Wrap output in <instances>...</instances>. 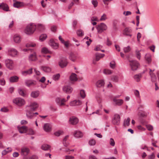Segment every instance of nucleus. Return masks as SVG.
I'll return each mask as SVG.
<instances>
[{"label":"nucleus","instance_id":"nucleus-1","mask_svg":"<svg viewBox=\"0 0 159 159\" xmlns=\"http://www.w3.org/2000/svg\"><path fill=\"white\" fill-rule=\"evenodd\" d=\"M39 107L38 104L36 102L31 103L29 105L26 106L27 109L26 112L27 117L29 119L32 118L34 116V114L31 112L35 110Z\"/></svg>","mask_w":159,"mask_h":159},{"label":"nucleus","instance_id":"nucleus-2","mask_svg":"<svg viewBox=\"0 0 159 159\" xmlns=\"http://www.w3.org/2000/svg\"><path fill=\"white\" fill-rule=\"evenodd\" d=\"M36 26L34 24H31L28 25L25 30L24 32L27 34H32L35 31Z\"/></svg>","mask_w":159,"mask_h":159},{"label":"nucleus","instance_id":"nucleus-3","mask_svg":"<svg viewBox=\"0 0 159 159\" xmlns=\"http://www.w3.org/2000/svg\"><path fill=\"white\" fill-rule=\"evenodd\" d=\"M129 61L131 70L134 71L137 70L140 66L139 62L136 60H129Z\"/></svg>","mask_w":159,"mask_h":159},{"label":"nucleus","instance_id":"nucleus-4","mask_svg":"<svg viewBox=\"0 0 159 159\" xmlns=\"http://www.w3.org/2000/svg\"><path fill=\"white\" fill-rule=\"evenodd\" d=\"M13 102L14 104L19 107L22 106L25 103V100L20 98H17L13 99Z\"/></svg>","mask_w":159,"mask_h":159},{"label":"nucleus","instance_id":"nucleus-5","mask_svg":"<svg viewBox=\"0 0 159 159\" xmlns=\"http://www.w3.org/2000/svg\"><path fill=\"white\" fill-rule=\"evenodd\" d=\"M70 98V96L69 95H68L67 96V100L64 98H58L56 99V102L59 106H62L65 105V102H66Z\"/></svg>","mask_w":159,"mask_h":159},{"label":"nucleus","instance_id":"nucleus-6","mask_svg":"<svg viewBox=\"0 0 159 159\" xmlns=\"http://www.w3.org/2000/svg\"><path fill=\"white\" fill-rule=\"evenodd\" d=\"M8 55L12 57H16L18 55V52L17 50L14 48H9L7 52Z\"/></svg>","mask_w":159,"mask_h":159},{"label":"nucleus","instance_id":"nucleus-7","mask_svg":"<svg viewBox=\"0 0 159 159\" xmlns=\"http://www.w3.org/2000/svg\"><path fill=\"white\" fill-rule=\"evenodd\" d=\"M107 29V25L103 23L98 25L97 27L98 32L99 33H102L104 30H106Z\"/></svg>","mask_w":159,"mask_h":159},{"label":"nucleus","instance_id":"nucleus-8","mask_svg":"<svg viewBox=\"0 0 159 159\" xmlns=\"http://www.w3.org/2000/svg\"><path fill=\"white\" fill-rule=\"evenodd\" d=\"M6 67L10 70H12L14 68L13 61L9 59H7L5 61Z\"/></svg>","mask_w":159,"mask_h":159},{"label":"nucleus","instance_id":"nucleus-9","mask_svg":"<svg viewBox=\"0 0 159 159\" xmlns=\"http://www.w3.org/2000/svg\"><path fill=\"white\" fill-rule=\"evenodd\" d=\"M120 115L118 114H115L112 121L113 123L115 125H118L120 123Z\"/></svg>","mask_w":159,"mask_h":159},{"label":"nucleus","instance_id":"nucleus-10","mask_svg":"<svg viewBox=\"0 0 159 159\" xmlns=\"http://www.w3.org/2000/svg\"><path fill=\"white\" fill-rule=\"evenodd\" d=\"M63 91L67 94L71 93L73 91V88L70 86L65 85L63 87Z\"/></svg>","mask_w":159,"mask_h":159},{"label":"nucleus","instance_id":"nucleus-11","mask_svg":"<svg viewBox=\"0 0 159 159\" xmlns=\"http://www.w3.org/2000/svg\"><path fill=\"white\" fill-rule=\"evenodd\" d=\"M132 31V30L130 27H127L124 30L123 34L126 36L131 37L132 35L131 34Z\"/></svg>","mask_w":159,"mask_h":159},{"label":"nucleus","instance_id":"nucleus-12","mask_svg":"<svg viewBox=\"0 0 159 159\" xmlns=\"http://www.w3.org/2000/svg\"><path fill=\"white\" fill-rule=\"evenodd\" d=\"M67 65V62L66 60L65 59H62L59 62V65L61 68L66 67Z\"/></svg>","mask_w":159,"mask_h":159},{"label":"nucleus","instance_id":"nucleus-13","mask_svg":"<svg viewBox=\"0 0 159 159\" xmlns=\"http://www.w3.org/2000/svg\"><path fill=\"white\" fill-rule=\"evenodd\" d=\"M14 2L13 3V6L16 8H19L24 6L23 2H18L16 0H13Z\"/></svg>","mask_w":159,"mask_h":159},{"label":"nucleus","instance_id":"nucleus-14","mask_svg":"<svg viewBox=\"0 0 159 159\" xmlns=\"http://www.w3.org/2000/svg\"><path fill=\"white\" fill-rule=\"evenodd\" d=\"M40 68L42 70L46 73L50 72L52 70V69L50 67L46 66H40Z\"/></svg>","mask_w":159,"mask_h":159},{"label":"nucleus","instance_id":"nucleus-15","mask_svg":"<svg viewBox=\"0 0 159 159\" xmlns=\"http://www.w3.org/2000/svg\"><path fill=\"white\" fill-rule=\"evenodd\" d=\"M69 121L70 124L73 125H75L78 122L79 120L77 117L72 116L70 118Z\"/></svg>","mask_w":159,"mask_h":159},{"label":"nucleus","instance_id":"nucleus-16","mask_svg":"<svg viewBox=\"0 0 159 159\" xmlns=\"http://www.w3.org/2000/svg\"><path fill=\"white\" fill-rule=\"evenodd\" d=\"M82 103L81 101L79 100H74L71 101L70 105L71 106H75L81 105Z\"/></svg>","mask_w":159,"mask_h":159},{"label":"nucleus","instance_id":"nucleus-17","mask_svg":"<svg viewBox=\"0 0 159 159\" xmlns=\"http://www.w3.org/2000/svg\"><path fill=\"white\" fill-rule=\"evenodd\" d=\"M143 74V73H140L134 75V80L137 82H140L142 78Z\"/></svg>","mask_w":159,"mask_h":159},{"label":"nucleus","instance_id":"nucleus-18","mask_svg":"<svg viewBox=\"0 0 159 159\" xmlns=\"http://www.w3.org/2000/svg\"><path fill=\"white\" fill-rule=\"evenodd\" d=\"M25 84L27 86L30 87L36 85V82L35 81L32 80H26L25 81Z\"/></svg>","mask_w":159,"mask_h":159},{"label":"nucleus","instance_id":"nucleus-19","mask_svg":"<svg viewBox=\"0 0 159 159\" xmlns=\"http://www.w3.org/2000/svg\"><path fill=\"white\" fill-rule=\"evenodd\" d=\"M113 101L115 104L118 106H121L124 102V101L123 99H117L116 98V97H114Z\"/></svg>","mask_w":159,"mask_h":159},{"label":"nucleus","instance_id":"nucleus-20","mask_svg":"<svg viewBox=\"0 0 159 159\" xmlns=\"http://www.w3.org/2000/svg\"><path fill=\"white\" fill-rule=\"evenodd\" d=\"M30 150L28 148H23L21 150V154L24 156H26L29 153Z\"/></svg>","mask_w":159,"mask_h":159},{"label":"nucleus","instance_id":"nucleus-21","mask_svg":"<svg viewBox=\"0 0 159 159\" xmlns=\"http://www.w3.org/2000/svg\"><path fill=\"white\" fill-rule=\"evenodd\" d=\"M43 129L46 132H49L51 130V126L49 124H45L44 125Z\"/></svg>","mask_w":159,"mask_h":159},{"label":"nucleus","instance_id":"nucleus-22","mask_svg":"<svg viewBox=\"0 0 159 159\" xmlns=\"http://www.w3.org/2000/svg\"><path fill=\"white\" fill-rule=\"evenodd\" d=\"M74 135L77 138H81L83 136V134L80 131H76L74 134Z\"/></svg>","mask_w":159,"mask_h":159},{"label":"nucleus","instance_id":"nucleus-23","mask_svg":"<svg viewBox=\"0 0 159 159\" xmlns=\"http://www.w3.org/2000/svg\"><path fill=\"white\" fill-rule=\"evenodd\" d=\"M19 80V77L16 76H14L10 77L9 81L11 83L17 82Z\"/></svg>","mask_w":159,"mask_h":159},{"label":"nucleus","instance_id":"nucleus-24","mask_svg":"<svg viewBox=\"0 0 159 159\" xmlns=\"http://www.w3.org/2000/svg\"><path fill=\"white\" fill-rule=\"evenodd\" d=\"M27 127L26 126H22L18 128L19 132L20 133H25L27 132Z\"/></svg>","mask_w":159,"mask_h":159},{"label":"nucleus","instance_id":"nucleus-25","mask_svg":"<svg viewBox=\"0 0 159 159\" xmlns=\"http://www.w3.org/2000/svg\"><path fill=\"white\" fill-rule=\"evenodd\" d=\"M32 68L29 69L28 70H26L22 72V74L24 76H26L27 75H30L32 73Z\"/></svg>","mask_w":159,"mask_h":159},{"label":"nucleus","instance_id":"nucleus-26","mask_svg":"<svg viewBox=\"0 0 159 159\" xmlns=\"http://www.w3.org/2000/svg\"><path fill=\"white\" fill-rule=\"evenodd\" d=\"M37 57L35 53H34L30 55L29 57V60L30 61H34L36 60Z\"/></svg>","mask_w":159,"mask_h":159},{"label":"nucleus","instance_id":"nucleus-27","mask_svg":"<svg viewBox=\"0 0 159 159\" xmlns=\"http://www.w3.org/2000/svg\"><path fill=\"white\" fill-rule=\"evenodd\" d=\"M77 58V54L74 53H70L69 57V58L72 61H75Z\"/></svg>","mask_w":159,"mask_h":159},{"label":"nucleus","instance_id":"nucleus-28","mask_svg":"<svg viewBox=\"0 0 159 159\" xmlns=\"http://www.w3.org/2000/svg\"><path fill=\"white\" fill-rule=\"evenodd\" d=\"M50 45L54 49H57L58 47V44L54 42L52 40H50Z\"/></svg>","mask_w":159,"mask_h":159},{"label":"nucleus","instance_id":"nucleus-29","mask_svg":"<svg viewBox=\"0 0 159 159\" xmlns=\"http://www.w3.org/2000/svg\"><path fill=\"white\" fill-rule=\"evenodd\" d=\"M0 8H1L3 10L6 11H9V7L8 5L4 3H2L0 5Z\"/></svg>","mask_w":159,"mask_h":159},{"label":"nucleus","instance_id":"nucleus-30","mask_svg":"<svg viewBox=\"0 0 159 159\" xmlns=\"http://www.w3.org/2000/svg\"><path fill=\"white\" fill-rule=\"evenodd\" d=\"M14 40L16 43H19L21 40V38L20 36L18 34H16L14 36Z\"/></svg>","mask_w":159,"mask_h":159},{"label":"nucleus","instance_id":"nucleus-31","mask_svg":"<svg viewBox=\"0 0 159 159\" xmlns=\"http://www.w3.org/2000/svg\"><path fill=\"white\" fill-rule=\"evenodd\" d=\"M96 57V61H98L101 58L103 57L105 55L104 54H99L98 53H96L95 54Z\"/></svg>","mask_w":159,"mask_h":159},{"label":"nucleus","instance_id":"nucleus-32","mask_svg":"<svg viewBox=\"0 0 159 159\" xmlns=\"http://www.w3.org/2000/svg\"><path fill=\"white\" fill-rule=\"evenodd\" d=\"M104 84V82L103 80H100L98 81L96 83V85L98 87H101L103 86Z\"/></svg>","mask_w":159,"mask_h":159},{"label":"nucleus","instance_id":"nucleus-33","mask_svg":"<svg viewBox=\"0 0 159 159\" xmlns=\"http://www.w3.org/2000/svg\"><path fill=\"white\" fill-rule=\"evenodd\" d=\"M70 80L73 81H75L77 80V75L75 73H72L70 76Z\"/></svg>","mask_w":159,"mask_h":159},{"label":"nucleus","instance_id":"nucleus-34","mask_svg":"<svg viewBox=\"0 0 159 159\" xmlns=\"http://www.w3.org/2000/svg\"><path fill=\"white\" fill-rule=\"evenodd\" d=\"M150 75L151 77L152 81L153 82H156L157 81V79L156 75L153 73H150Z\"/></svg>","mask_w":159,"mask_h":159},{"label":"nucleus","instance_id":"nucleus-35","mask_svg":"<svg viewBox=\"0 0 159 159\" xmlns=\"http://www.w3.org/2000/svg\"><path fill=\"white\" fill-rule=\"evenodd\" d=\"M41 52L45 54L50 53L51 54L52 52L49 50L48 48L46 47L43 48L41 50Z\"/></svg>","mask_w":159,"mask_h":159},{"label":"nucleus","instance_id":"nucleus-36","mask_svg":"<svg viewBox=\"0 0 159 159\" xmlns=\"http://www.w3.org/2000/svg\"><path fill=\"white\" fill-rule=\"evenodd\" d=\"M39 95V91H34L32 92L31 93V96L33 98H37Z\"/></svg>","mask_w":159,"mask_h":159},{"label":"nucleus","instance_id":"nucleus-37","mask_svg":"<svg viewBox=\"0 0 159 159\" xmlns=\"http://www.w3.org/2000/svg\"><path fill=\"white\" fill-rule=\"evenodd\" d=\"M50 147V146L47 144H44L43 145L41 146V149L44 150H48L49 149Z\"/></svg>","mask_w":159,"mask_h":159},{"label":"nucleus","instance_id":"nucleus-38","mask_svg":"<svg viewBox=\"0 0 159 159\" xmlns=\"http://www.w3.org/2000/svg\"><path fill=\"white\" fill-rule=\"evenodd\" d=\"M145 59L148 62H150L151 61V56L149 54H146L145 56Z\"/></svg>","mask_w":159,"mask_h":159},{"label":"nucleus","instance_id":"nucleus-39","mask_svg":"<svg viewBox=\"0 0 159 159\" xmlns=\"http://www.w3.org/2000/svg\"><path fill=\"white\" fill-rule=\"evenodd\" d=\"M47 38V35L46 34H43L40 35L39 37V40L41 41L44 40Z\"/></svg>","mask_w":159,"mask_h":159},{"label":"nucleus","instance_id":"nucleus-40","mask_svg":"<svg viewBox=\"0 0 159 159\" xmlns=\"http://www.w3.org/2000/svg\"><path fill=\"white\" fill-rule=\"evenodd\" d=\"M135 55L136 57L139 60H140L141 57V53L138 50L135 51Z\"/></svg>","mask_w":159,"mask_h":159},{"label":"nucleus","instance_id":"nucleus-41","mask_svg":"<svg viewBox=\"0 0 159 159\" xmlns=\"http://www.w3.org/2000/svg\"><path fill=\"white\" fill-rule=\"evenodd\" d=\"M76 33L78 36L80 37L83 36L84 34V32L81 30H77L76 31Z\"/></svg>","mask_w":159,"mask_h":159},{"label":"nucleus","instance_id":"nucleus-42","mask_svg":"<svg viewBox=\"0 0 159 159\" xmlns=\"http://www.w3.org/2000/svg\"><path fill=\"white\" fill-rule=\"evenodd\" d=\"M37 29L40 31H42L44 30V26L41 24H38L37 25Z\"/></svg>","mask_w":159,"mask_h":159},{"label":"nucleus","instance_id":"nucleus-43","mask_svg":"<svg viewBox=\"0 0 159 159\" xmlns=\"http://www.w3.org/2000/svg\"><path fill=\"white\" fill-rule=\"evenodd\" d=\"M130 121V119L129 118H128L127 120H125L124 122V125L125 126L127 125L128 126L129 125Z\"/></svg>","mask_w":159,"mask_h":159},{"label":"nucleus","instance_id":"nucleus-44","mask_svg":"<svg viewBox=\"0 0 159 159\" xmlns=\"http://www.w3.org/2000/svg\"><path fill=\"white\" fill-rule=\"evenodd\" d=\"M131 49V48L129 46H128L127 47L124 48L123 49L125 53H127L129 52Z\"/></svg>","mask_w":159,"mask_h":159},{"label":"nucleus","instance_id":"nucleus-45","mask_svg":"<svg viewBox=\"0 0 159 159\" xmlns=\"http://www.w3.org/2000/svg\"><path fill=\"white\" fill-rule=\"evenodd\" d=\"M60 77V74H57L53 75L52 78L54 80H57L59 79Z\"/></svg>","mask_w":159,"mask_h":159},{"label":"nucleus","instance_id":"nucleus-46","mask_svg":"<svg viewBox=\"0 0 159 159\" xmlns=\"http://www.w3.org/2000/svg\"><path fill=\"white\" fill-rule=\"evenodd\" d=\"M63 133V131L62 130H59L54 133V134L57 136H59Z\"/></svg>","mask_w":159,"mask_h":159},{"label":"nucleus","instance_id":"nucleus-47","mask_svg":"<svg viewBox=\"0 0 159 159\" xmlns=\"http://www.w3.org/2000/svg\"><path fill=\"white\" fill-rule=\"evenodd\" d=\"M111 79L113 81L116 82L118 81V78L117 76H113L111 77Z\"/></svg>","mask_w":159,"mask_h":159},{"label":"nucleus","instance_id":"nucleus-48","mask_svg":"<svg viewBox=\"0 0 159 159\" xmlns=\"http://www.w3.org/2000/svg\"><path fill=\"white\" fill-rule=\"evenodd\" d=\"M18 92L20 95L21 96H25L26 95V94L25 92L21 89H19L18 90Z\"/></svg>","mask_w":159,"mask_h":159},{"label":"nucleus","instance_id":"nucleus-49","mask_svg":"<svg viewBox=\"0 0 159 159\" xmlns=\"http://www.w3.org/2000/svg\"><path fill=\"white\" fill-rule=\"evenodd\" d=\"M96 141L93 139H91L89 142V144L91 146L94 145L96 144Z\"/></svg>","mask_w":159,"mask_h":159},{"label":"nucleus","instance_id":"nucleus-50","mask_svg":"<svg viewBox=\"0 0 159 159\" xmlns=\"http://www.w3.org/2000/svg\"><path fill=\"white\" fill-rule=\"evenodd\" d=\"M109 143L112 146H114L115 145V142L114 139L112 138L110 139Z\"/></svg>","mask_w":159,"mask_h":159},{"label":"nucleus","instance_id":"nucleus-51","mask_svg":"<svg viewBox=\"0 0 159 159\" xmlns=\"http://www.w3.org/2000/svg\"><path fill=\"white\" fill-rule=\"evenodd\" d=\"M27 132H28V134L30 135H33L34 134V131L32 129H28L27 128Z\"/></svg>","mask_w":159,"mask_h":159},{"label":"nucleus","instance_id":"nucleus-52","mask_svg":"<svg viewBox=\"0 0 159 159\" xmlns=\"http://www.w3.org/2000/svg\"><path fill=\"white\" fill-rule=\"evenodd\" d=\"M80 95L83 98H84L85 97V94L84 90H81L80 91Z\"/></svg>","mask_w":159,"mask_h":159},{"label":"nucleus","instance_id":"nucleus-53","mask_svg":"<svg viewBox=\"0 0 159 159\" xmlns=\"http://www.w3.org/2000/svg\"><path fill=\"white\" fill-rule=\"evenodd\" d=\"M36 45V44L34 43H29L27 44L26 45V46L27 47H34Z\"/></svg>","mask_w":159,"mask_h":159},{"label":"nucleus","instance_id":"nucleus-54","mask_svg":"<svg viewBox=\"0 0 159 159\" xmlns=\"http://www.w3.org/2000/svg\"><path fill=\"white\" fill-rule=\"evenodd\" d=\"M103 72H104V73L106 74L109 75V74H110L112 73L111 71V70H108V69L105 70H104Z\"/></svg>","mask_w":159,"mask_h":159},{"label":"nucleus","instance_id":"nucleus-55","mask_svg":"<svg viewBox=\"0 0 159 159\" xmlns=\"http://www.w3.org/2000/svg\"><path fill=\"white\" fill-rule=\"evenodd\" d=\"M92 3L94 7H96L98 6V2L96 0H93L92 1Z\"/></svg>","mask_w":159,"mask_h":159},{"label":"nucleus","instance_id":"nucleus-56","mask_svg":"<svg viewBox=\"0 0 159 159\" xmlns=\"http://www.w3.org/2000/svg\"><path fill=\"white\" fill-rule=\"evenodd\" d=\"M146 127L149 131H152L153 129V127L151 125H146Z\"/></svg>","mask_w":159,"mask_h":159},{"label":"nucleus","instance_id":"nucleus-57","mask_svg":"<svg viewBox=\"0 0 159 159\" xmlns=\"http://www.w3.org/2000/svg\"><path fill=\"white\" fill-rule=\"evenodd\" d=\"M107 19V17L106 16V15L105 14H103L102 16L100 19V21L104 20Z\"/></svg>","mask_w":159,"mask_h":159},{"label":"nucleus","instance_id":"nucleus-58","mask_svg":"<svg viewBox=\"0 0 159 159\" xmlns=\"http://www.w3.org/2000/svg\"><path fill=\"white\" fill-rule=\"evenodd\" d=\"M155 157V155L154 153H153L148 156V159H153Z\"/></svg>","mask_w":159,"mask_h":159},{"label":"nucleus","instance_id":"nucleus-59","mask_svg":"<svg viewBox=\"0 0 159 159\" xmlns=\"http://www.w3.org/2000/svg\"><path fill=\"white\" fill-rule=\"evenodd\" d=\"M110 66L112 68H114L115 66V62L114 61H111L110 63Z\"/></svg>","mask_w":159,"mask_h":159},{"label":"nucleus","instance_id":"nucleus-60","mask_svg":"<svg viewBox=\"0 0 159 159\" xmlns=\"http://www.w3.org/2000/svg\"><path fill=\"white\" fill-rule=\"evenodd\" d=\"M91 20L92 21H98L97 17L96 16H93L91 17Z\"/></svg>","mask_w":159,"mask_h":159},{"label":"nucleus","instance_id":"nucleus-61","mask_svg":"<svg viewBox=\"0 0 159 159\" xmlns=\"http://www.w3.org/2000/svg\"><path fill=\"white\" fill-rule=\"evenodd\" d=\"M66 159H74V157L71 156H65Z\"/></svg>","mask_w":159,"mask_h":159},{"label":"nucleus","instance_id":"nucleus-62","mask_svg":"<svg viewBox=\"0 0 159 159\" xmlns=\"http://www.w3.org/2000/svg\"><path fill=\"white\" fill-rule=\"evenodd\" d=\"M5 81L3 79H0V84L2 85H4L5 84Z\"/></svg>","mask_w":159,"mask_h":159},{"label":"nucleus","instance_id":"nucleus-63","mask_svg":"<svg viewBox=\"0 0 159 159\" xmlns=\"http://www.w3.org/2000/svg\"><path fill=\"white\" fill-rule=\"evenodd\" d=\"M123 14L125 15V16H127L131 15V12L130 11H127L126 12L125 11L123 12Z\"/></svg>","mask_w":159,"mask_h":159},{"label":"nucleus","instance_id":"nucleus-64","mask_svg":"<svg viewBox=\"0 0 159 159\" xmlns=\"http://www.w3.org/2000/svg\"><path fill=\"white\" fill-rule=\"evenodd\" d=\"M141 34L139 32L138 33L137 35V38L138 41V42H139L140 41V39L141 38Z\"/></svg>","mask_w":159,"mask_h":159}]
</instances>
